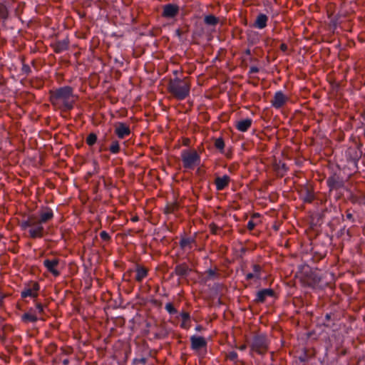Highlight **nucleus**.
<instances>
[{"mask_svg":"<svg viewBox=\"0 0 365 365\" xmlns=\"http://www.w3.org/2000/svg\"><path fill=\"white\" fill-rule=\"evenodd\" d=\"M165 309L170 314H175L178 312L177 309L174 307L173 304L170 302H168L165 304Z\"/></svg>","mask_w":365,"mask_h":365,"instance_id":"nucleus-37","label":"nucleus"},{"mask_svg":"<svg viewBox=\"0 0 365 365\" xmlns=\"http://www.w3.org/2000/svg\"><path fill=\"white\" fill-rule=\"evenodd\" d=\"M346 217L347 220H351L352 222H355V219L354 218L352 213L350 212L349 210L346 211Z\"/></svg>","mask_w":365,"mask_h":365,"instance_id":"nucleus-41","label":"nucleus"},{"mask_svg":"<svg viewBox=\"0 0 365 365\" xmlns=\"http://www.w3.org/2000/svg\"><path fill=\"white\" fill-rule=\"evenodd\" d=\"M364 136L365 138V130H364Z\"/></svg>","mask_w":365,"mask_h":365,"instance_id":"nucleus-60","label":"nucleus"},{"mask_svg":"<svg viewBox=\"0 0 365 365\" xmlns=\"http://www.w3.org/2000/svg\"><path fill=\"white\" fill-rule=\"evenodd\" d=\"M108 150H109L111 154H118L121 150V148L118 140H117L116 139L112 140L110 146L108 148Z\"/></svg>","mask_w":365,"mask_h":365,"instance_id":"nucleus-26","label":"nucleus"},{"mask_svg":"<svg viewBox=\"0 0 365 365\" xmlns=\"http://www.w3.org/2000/svg\"><path fill=\"white\" fill-rule=\"evenodd\" d=\"M53 217V212L49 207H43L39 212V219L38 220L42 224L46 223Z\"/></svg>","mask_w":365,"mask_h":365,"instance_id":"nucleus-18","label":"nucleus"},{"mask_svg":"<svg viewBox=\"0 0 365 365\" xmlns=\"http://www.w3.org/2000/svg\"><path fill=\"white\" fill-rule=\"evenodd\" d=\"M214 145L217 150L222 154L225 153V141L222 138H215L214 140Z\"/></svg>","mask_w":365,"mask_h":365,"instance_id":"nucleus-29","label":"nucleus"},{"mask_svg":"<svg viewBox=\"0 0 365 365\" xmlns=\"http://www.w3.org/2000/svg\"><path fill=\"white\" fill-rule=\"evenodd\" d=\"M230 178L227 175H224L222 177H217L215 180V185L217 191L225 190L229 186Z\"/></svg>","mask_w":365,"mask_h":365,"instance_id":"nucleus-17","label":"nucleus"},{"mask_svg":"<svg viewBox=\"0 0 365 365\" xmlns=\"http://www.w3.org/2000/svg\"><path fill=\"white\" fill-rule=\"evenodd\" d=\"M60 259L58 258H53L52 259H46L43 261V264L48 272L51 273L54 277H58L61 274L60 271L57 268Z\"/></svg>","mask_w":365,"mask_h":365,"instance_id":"nucleus-12","label":"nucleus"},{"mask_svg":"<svg viewBox=\"0 0 365 365\" xmlns=\"http://www.w3.org/2000/svg\"><path fill=\"white\" fill-rule=\"evenodd\" d=\"M135 279L138 282H141L148 274V269L143 266L137 264L135 267Z\"/></svg>","mask_w":365,"mask_h":365,"instance_id":"nucleus-23","label":"nucleus"},{"mask_svg":"<svg viewBox=\"0 0 365 365\" xmlns=\"http://www.w3.org/2000/svg\"><path fill=\"white\" fill-rule=\"evenodd\" d=\"M100 237L103 240L106 242H109L111 239L110 235L106 231L104 230L101 232Z\"/></svg>","mask_w":365,"mask_h":365,"instance_id":"nucleus-40","label":"nucleus"},{"mask_svg":"<svg viewBox=\"0 0 365 365\" xmlns=\"http://www.w3.org/2000/svg\"><path fill=\"white\" fill-rule=\"evenodd\" d=\"M4 297H5L4 295L0 294V306L2 304Z\"/></svg>","mask_w":365,"mask_h":365,"instance_id":"nucleus-52","label":"nucleus"},{"mask_svg":"<svg viewBox=\"0 0 365 365\" xmlns=\"http://www.w3.org/2000/svg\"><path fill=\"white\" fill-rule=\"evenodd\" d=\"M257 216H259V215L258 213H255L253 217H257Z\"/></svg>","mask_w":365,"mask_h":365,"instance_id":"nucleus-57","label":"nucleus"},{"mask_svg":"<svg viewBox=\"0 0 365 365\" xmlns=\"http://www.w3.org/2000/svg\"><path fill=\"white\" fill-rule=\"evenodd\" d=\"M69 40L66 38L61 41H57L52 44L54 51L56 53H61L68 49Z\"/></svg>","mask_w":365,"mask_h":365,"instance_id":"nucleus-21","label":"nucleus"},{"mask_svg":"<svg viewBox=\"0 0 365 365\" xmlns=\"http://www.w3.org/2000/svg\"><path fill=\"white\" fill-rule=\"evenodd\" d=\"M247 41L250 44L255 45L259 41V34L256 31H251L247 34Z\"/></svg>","mask_w":365,"mask_h":365,"instance_id":"nucleus-30","label":"nucleus"},{"mask_svg":"<svg viewBox=\"0 0 365 365\" xmlns=\"http://www.w3.org/2000/svg\"><path fill=\"white\" fill-rule=\"evenodd\" d=\"M108 150V148H106V146H104L103 144H100V147H99V149H98V152H103L104 150Z\"/></svg>","mask_w":365,"mask_h":365,"instance_id":"nucleus-47","label":"nucleus"},{"mask_svg":"<svg viewBox=\"0 0 365 365\" xmlns=\"http://www.w3.org/2000/svg\"><path fill=\"white\" fill-rule=\"evenodd\" d=\"M40 289V285L36 282H31L26 284L25 287L21 292V297L22 299L26 297H31L36 302V298L38 296V291Z\"/></svg>","mask_w":365,"mask_h":365,"instance_id":"nucleus-7","label":"nucleus"},{"mask_svg":"<svg viewBox=\"0 0 365 365\" xmlns=\"http://www.w3.org/2000/svg\"><path fill=\"white\" fill-rule=\"evenodd\" d=\"M97 140H98V138H97L96 134L94 133H91L87 136V138L86 139V142L89 146H93L94 144H96L97 143Z\"/></svg>","mask_w":365,"mask_h":365,"instance_id":"nucleus-34","label":"nucleus"},{"mask_svg":"<svg viewBox=\"0 0 365 365\" xmlns=\"http://www.w3.org/2000/svg\"><path fill=\"white\" fill-rule=\"evenodd\" d=\"M237 349L240 351H245L247 349V345L242 344V345L238 346Z\"/></svg>","mask_w":365,"mask_h":365,"instance_id":"nucleus-48","label":"nucleus"},{"mask_svg":"<svg viewBox=\"0 0 365 365\" xmlns=\"http://www.w3.org/2000/svg\"><path fill=\"white\" fill-rule=\"evenodd\" d=\"M267 21L268 16L264 14L260 13L257 16L252 26L258 29H263L267 26Z\"/></svg>","mask_w":365,"mask_h":365,"instance_id":"nucleus-20","label":"nucleus"},{"mask_svg":"<svg viewBox=\"0 0 365 365\" xmlns=\"http://www.w3.org/2000/svg\"><path fill=\"white\" fill-rule=\"evenodd\" d=\"M93 165H94V170H93L92 173H93V174H95V173H97L98 172L99 167H98V162L96 160H94L93 162Z\"/></svg>","mask_w":365,"mask_h":365,"instance_id":"nucleus-44","label":"nucleus"},{"mask_svg":"<svg viewBox=\"0 0 365 365\" xmlns=\"http://www.w3.org/2000/svg\"><path fill=\"white\" fill-rule=\"evenodd\" d=\"M288 99V97L284 95L282 91H278L275 92L270 103L273 108L275 109H279L286 104Z\"/></svg>","mask_w":365,"mask_h":365,"instance_id":"nucleus-11","label":"nucleus"},{"mask_svg":"<svg viewBox=\"0 0 365 365\" xmlns=\"http://www.w3.org/2000/svg\"><path fill=\"white\" fill-rule=\"evenodd\" d=\"M195 243V240L194 237H181L179 245L182 250L183 251H190L193 245Z\"/></svg>","mask_w":365,"mask_h":365,"instance_id":"nucleus-19","label":"nucleus"},{"mask_svg":"<svg viewBox=\"0 0 365 365\" xmlns=\"http://www.w3.org/2000/svg\"><path fill=\"white\" fill-rule=\"evenodd\" d=\"M182 167L186 170H193L200 165V155L195 149H184L180 153Z\"/></svg>","mask_w":365,"mask_h":365,"instance_id":"nucleus-4","label":"nucleus"},{"mask_svg":"<svg viewBox=\"0 0 365 365\" xmlns=\"http://www.w3.org/2000/svg\"><path fill=\"white\" fill-rule=\"evenodd\" d=\"M334 314L332 313H327L324 316L323 325L326 327H331V324H334Z\"/></svg>","mask_w":365,"mask_h":365,"instance_id":"nucleus-32","label":"nucleus"},{"mask_svg":"<svg viewBox=\"0 0 365 365\" xmlns=\"http://www.w3.org/2000/svg\"><path fill=\"white\" fill-rule=\"evenodd\" d=\"M252 120L251 118H245L236 122L235 127L240 132H246L251 127Z\"/></svg>","mask_w":365,"mask_h":365,"instance_id":"nucleus-22","label":"nucleus"},{"mask_svg":"<svg viewBox=\"0 0 365 365\" xmlns=\"http://www.w3.org/2000/svg\"><path fill=\"white\" fill-rule=\"evenodd\" d=\"M204 22L209 26H216L219 22V19L214 15L210 14L205 16Z\"/></svg>","mask_w":365,"mask_h":365,"instance_id":"nucleus-31","label":"nucleus"},{"mask_svg":"<svg viewBox=\"0 0 365 365\" xmlns=\"http://www.w3.org/2000/svg\"><path fill=\"white\" fill-rule=\"evenodd\" d=\"M259 69L258 67L253 66L250 68L249 73L251 74L257 73L259 72Z\"/></svg>","mask_w":365,"mask_h":365,"instance_id":"nucleus-43","label":"nucleus"},{"mask_svg":"<svg viewBox=\"0 0 365 365\" xmlns=\"http://www.w3.org/2000/svg\"><path fill=\"white\" fill-rule=\"evenodd\" d=\"M177 73H178V71H175L174 74L177 75Z\"/></svg>","mask_w":365,"mask_h":365,"instance_id":"nucleus-59","label":"nucleus"},{"mask_svg":"<svg viewBox=\"0 0 365 365\" xmlns=\"http://www.w3.org/2000/svg\"><path fill=\"white\" fill-rule=\"evenodd\" d=\"M202 326H200V325H198V326H197V327H195V330H196V331H201V330H202Z\"/></svg>","mask_w":365,"mask_h":365,"instance_id":"nucleus-53","label":"nucleus"},{"mask_svg":"<svg viewBox=\"0 0 365 365\" xmlns=\"http://www.w3.org/2000/svg\"><path fill=\"white\" fill-rule=\"evenodd\" d=\"M255 226H256V224L253 222V220H250L247 222V228L249 230H252L255 227Z\"/></svg>","mask_w":365,"mask_h":365,"instance_id":"nucleus-42","label":"nucleus"},{"mask_svg":"<svg viewBox=\"0 0 365 365\" xmlns=\"http://www.w3.org/2000/svg\"><path fill=\"white\" fill-rule=\"evenodd\" d=\"M180 317L182 318V323L180 324L181 328L188 329L190 327V315L188 312H182L180 314Z\"/></svg>","mask_w":365,"mask_h":365,"instance_id":"nucleus-25","label":"nucleus"},{"mask_svg":"<svg viewBox=\"0 0 365 365\" xmlns=\"http://www.w3.org/2000/svg\"><path fill=\"white\" fill-rule=\"evenodd\" d=\"M93 165H94V170H93L92 173H93V174H95V173H97L98 172L99 167H98V162L96 160H94L93 162Z\"/></svg>","mask_w":365,"mask_h":365,"instance_id":"nucleus-45","label":"nucleus"},{"mask_svg":"<svg viewBox=\"0 0 365 365\" xmlns=\"http://www.w3.org/2000/svg\"><path fill=\"white\" fill-rule=\"evenodd\" d=\"M21 73L28 76L31 73V68L28 64L23 63L21 67Z\"/></svg>","mask_w":365,"mask_h":365,"instance_id":"nucleus-39","label":"nucleus"},{"mask_svg":"<svg viewBox=\"0 0 365 365\" xmlns=\"http://www.w3.org/2000/svg\"><path fill=\"white\" fill-rule=\"evenodd\" d=\"M38 318L37 315L35 314V310L34 308L31 307L28 312L24 313L21 316V320L24 323L32 322L35 323L38 321Z\"/></svg>","mask_w":365,"mask_h":365,"instance_id":"nucleus-24","label":"nucleus"},{"mask_svg":"<svg viewBox=\"0 0 365 365\" xmlns=\"http://www.w3.org/2000/svg\"><path fill=\"white\" fill-rule=\"evenodd\" d=\"M191 349L197 351L207 347V341L202 336L193 335L190 337Z\"/></svg>","mask_w":365,"mask_h":365,"instance_id":"nucleus-15","label":"nucleus"},{"mask_svg":"<svg viewBox=\"0 0 365 365\" xmlns=\"http://www.w3.org/2000/svg\"><path fill=\"white\" fill-rule=\"evenodd\" d=\"M9 16V11L6 5L0 4V17L6 20Z\"/></svg>","mask_w":365,"mask_h":365,"instance_id":"nucleus-35","label":"nucleus"},{"mask_svg":"<svg viewBox=\"0 0 365 365\" xmlns=\"http://www.w3.org/2000/svg\"><path fill=\"white\" fill-rule=\"evenodd\" d=\"M269 345V340L265 334H257L252 338L250 348L251 351L259 355H263L267 351Z\"/></svg>","mask_w":365,"mask_h":365,"instance_id":"nucleus-5","label":"nucleus"},{"mask_svg":"<svg viewBox=\"0 0 365 365\" xmlns=\"http://www.w3.org/2000/svg\"><path fill=\"white\" fill-rule=\"evenodd\" d=\"M301 196L303 201L307 203L312 202L315 197L314 192L309 189H306L305 191L302 193Z\"/></svg>","mask_w":365,"mask_h":365,"instance_id":"nucleus-27","label":"nucleus"},{"mask_svg":"<svg viewBox=\"0 0 365 365\" xmlns=\"http://www.w3.org/2000/svg\"><path fill=\"white\" fill-rule=\"evenodd\" d=\"M62 363H63V365H68L69 364V359H65L63 360Z\"/></svg>","mask_w":365,"mask_h":365,"instance_id":"nucleus-51","label":"nucleus"},{"mask_svg":"<svg viewBox=\"0 0 365 365\" xmlns=\"http://www.w3.org/2000/svg\"><path fill=\"white\" fill-rule=\"evenodd\" d=\"M274 292L272 289H262L256 293L255 303H264L267 297H273Z\"/></svg>","mask_w":365,"mask_h":365,"instance_id":"nucleus-16","label":"nucleus"},{"mask_svg":"<svg viewBox=\"0 0 365 365\" xmlns=\"http://www.w3.org/2000/svg\"><path fill=\"white\" fill-rule=\"evenodd\" d=\"M219 277L220 274L215 269H209L205 272V277L204 279L205 282H208L210 280L218 279Z\"/></svg>","mask_w":365,"mask_h":365,"instance_id":"nucleus-28","label":"nucleus"},{"mask_svg":"<svg viewBox=\"0 0 365 365\" xmlns=\"http://www.w3.org/2000/svg\"><path fill=\"white\" fill-rule=\"evenodd\" d=\"M114 132L119 139L125 138L131 133L129 125L123 122H118L115 125Z\"/></svg>","mask_w":365,"mask_h":365,"instance_id":"nucleus-13","label":"nucleus"},{"mask_svg":"<svg viewBox=\"0 0 365 365\" xmlns=\"http://www.w3.org/2000/svg\"><path fill=\"white\" fill-rule=\"evenodd\" d=\"M245 54L247 55V56H250L251 55V50L250 48H247L245 51Z\"/></svg>","mask_w":365,"mask_h":365,"instance_id":"nucleus-50","label":"nucleus"},{"mask_svg":"<svg viewBox=\"0 0 365 365\" xmlns=\"http://www.w3.org/2000/svg\"><path fill=\"white\" fill-rule=\"evenodd\" d=\"M287 49H288V46H287V45L286 43H282V44L280 45V50H281L282 51H283V52H286V51H287Z\"/></svg>","mask_w":365,"mask_h":365,"instance_id":"nucleus-46","label":"nucleus"},{"mask_svg":"<svg viewBox=\"0 0 365 365\" xmlns=\"http://www.w3.org/2000/svg\"><path fill=\"white\" fill-rule=\"evenodd\" d=\"M190 87L187 78L175 77L169 81L168 91L175 99L183 101L190 96Z\"/></svg>","mask_w":365,"mask_h":365,"instance_id":"nucleus-2","label":"nucleus"},{"mask_svg":"<svg viewBox=\"0 0 365 365\" xmlns=\"http://www.w3.org/2000/svg\"><path fill=\"white\" fill-rule=\"evenodd\" d=\"M175 205H173L172 207H168V208H167V209H168V211H167V212H174V210H175Z\"/></svg>","mask_w":365,"mask_h":365,"instance_id":"nucleus-49","label":"nucleus"},{"mask_svg":"<svg viewBox=\"0 0 365 365\" xmlns=\"http://www.w3.org/2000/svg\"><path fill=\"white\" fill-rule=\"evenodd\" d=\"M176 32H177V34H178V35H180V30H179V29H178V30L176 31Z\"/></svg>","mask_w":365,"mask_h":365,"instance_id":"nucleus-56","label":"nucleus"},{"mask_svg":"<svg viewBox=\"0 0 365 365\" xmlns=\"http://www.w3.org/2000/svg\"><path fill=\"white\" fill-rule=\"evenodd\" d=\"M35 303V314L38 313V314L41 315L44 312V305H43L41 303L38 302L36 300L34 302Z\"/></svg>","mask_w":365,"mask_h":365,"instance_id":"nucleus-36","label":"nucleus"},{"mask_svg":"<svg viewBox=\"0 0 365 365\" xmlns=\"http://www.w3.org/2000/svg\"><path fill=\"white\" fill-rule=\"evenodd\" d=\"M147 362V359L145 357H141V358H135L133 360V364L134 365H145Z\"/></svg>","mask_w":365,"mask_h":365,"instance_id":"nucleus-38","label":"nucleus"},{"mask_svg":"<svg viewBox=\"0 0 365 365\" xmlns=\"http://www.w3.org/2000/svg\"><path fill=\"white\" fill-rule=\"evenodd\" d=\"M49 101L57 109L67 112L74 107L77 96L73 93V88L69 86L51 90L48 93Z\"/></svg>","mask_w":365,"mask_h":365,"instance_id":"nucleus-1","label":"nucleus"},{"mask_svg":"<svg viewBox=\"0 0 365 365\" xmlns=\"http://www.w3.org/2000/svg\"><path fill=\"white\" fill-rule=\"evenodd\" d=\"M21 230H28L29 237L32 239L41 238L44 235V227L43 224L34 216H29L26 220H22L19 223Z\"/></svg>","mask_w":365,"mask_h":365,"instance_id":"nucleus-3","label":"nucleus"},{"mask_svg":"<svg viewBox=\"0 0 365 365\" xmlns=\"http://www.w3.org/2000/svg\"><path fill=\"white\" fill-rule=\"evenodd\" d=\"M191 272L192 269L189 265L185 262H182L175 267L173 272L170 273V277H173L174 274L178 276V284H180L181 283L180 279H186Z\"/></svg>","mask_w":365,"mask_h":365,"instance_id":"nucleus-8","label":"nucleus"},{"mask_svg":"<svg viewBox=\"0 0 365 365\" xmlns=\"http://www.w3.org/2000/svg\"><path fill=\"white\" fill-rule=\"evenodd\" d=\"M132 220H133V221H134V222H135V221H137V220H138V217H133V218L132 219Z\"/></svg>","mask_w":365,"mask_h":365,"instance_id":"nucleus-55","label":"nucleus"},{"mask_svg":"<svg viewBox=\"0 0 365 365\" xmlns=\"http://www.w3.org/2000/svg\"><path fill=\"white\" fill-rule=\"evenodd\" d=\"M327 185L329 189V192L339 190L344 187V181L343 178L336 173L330 175L327 180Z\"/></svg>","mask_w":365,"mask_h":365,"instance_id":"nucleus-9","label":"nucleus"},{"mask_svg":"<svg viewBox=\"0 0 365 365\" xmlns=\"http://www.w3.org/2000/svg\"><path fill=\"white\" fill-rule=\"evenodd\" d=\"M252 272H249L245 275V279L250 281L255 279V281L262 279V267L259 264H253L252 265Z\"/></svg>","mask_w":365,"mask_h":365,"instance_id":"nucleus-14","label":"nucleus"},{"mask_svg":"<svg viewBox=\"0 0 365 365\" xmlns=\"http://www.w3.org/2000/svg\"><path fill=\"white\" fill-rule=\"evenodd\" d=\"M197 173H200V168H198V169L197 170Z\"/></svg>","mask_w":365,"mask_h":365,"instance_id":"nucleus-58","label":"nucleus"},{"mask_svg":"<svg viewBox=\"0 0 365 365\" xmlns=\"http://www.w3.org/2000/svg\"><path fill=\"white\" fill-rule=\"evenodd\" d=\"M93 175V173H92V172H88V176H92Z\"/></svg>","mask_w":365,"mask_h":365,"instance_id":"nucleus-54","label":"nucleus"},{"mask_svg":"<svg viewBox=\"0 0 365 365\" xmlns=\"http://www.w3.org/2000/svg\"><path fill=\"white\" fill-rule=\"evenodd\" d=\"M361 146V143L356 146H350L344 152V158L346 162L352 165L354 168H358V163L362 155Z\"/></svg>","mask_w":365,"mask_h":365,"instance_id":"nucleus-6","label":"nucleus"},{"mask_svg":"<svg viewBox=\"0 0 365 365\" xmlns=\"http://www.w3.org/2000/svg\"><path fill=\"white\" fill-rule=\"evenodd\" d=\"M227 359L232 362H234L235 364H237L238 363H241L243 364V363L238 359V354L236 351H232L229 352L227 354Z\"/></svg>","mask_w":365,"mask_h":365,"instance_id":"nucleus-33","label":"nucleus"},{"mask_svg":"<svg viewBox=\"0 0 365 365\" xmlns=\"http://www.w3.org/2000/svg\"><path fill=\"white\" fill-rule=\"evenodd\" d=\"M162 9L161 16L168 19L175 18L180 11L179 6L171 3L164 4Z\"/></svg>","mask_w":365,"mask_h":365,"instance_id":"nucleus-10","label":"nucleus"}]
</instances>
